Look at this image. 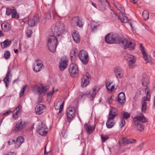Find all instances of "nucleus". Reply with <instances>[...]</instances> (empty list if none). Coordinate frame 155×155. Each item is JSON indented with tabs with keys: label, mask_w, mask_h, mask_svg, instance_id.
I'll use <instances>...</instances> for the list:
<instances>
[{
	"label": "nucleus",
	"mask_w": 155,
	"mask_h": 155,
	"mask_svg": "<svg viewBox=\"0 0 155 155\" xmlns=\"http://www.w3.org/2000/svg\"><path fill=\"white\" fill-rule=\"evenodd\" d=\"M51 29L54 35L48 37L47 46L51 52H54L58 44L57 36H61L62 34L65 30L64 25L63 23L58 21L52 26Z\"/></svg>",
	"instance_id": "obj_1"
},
{
	"label": "nucleus",
	"mask_w": 155,
	"mask_h": 155,
	"mask_svg": "<svg viewBox=\"0 0 155 155\" xmlns=\"http://www.w3.org/2000/svg\"><path fill=\"white\" fill-rule=\"evenodd\" d=\"M105 41L109 44L119 43L124 48H128L130 50H133L135 48V44L134 41H128L126 39H120L116 34H108L105 37Z\"/></svg>",
	"instance_id": "obj_2"
},
{
	"label": "nucleus",
	"mask_w": 155,
	"mask_h": 155,
	"mask_svg": "<svg viewBox=\"0 0 155 155\" xmlns=\"http://www.w3.org/2000/svg\"><path fill=\"white\" fill-rule=\"evenodd\" d=\"M118 114L117 109L115 107H110L109 114L108 116V120L106 122L107 127L108 128H112L115 123L113 119Z\"/></svg>",
	"instance_id": "obj_3"
},
{
	"label": "nucleus",
	"mask_w": 155,
	"mask_h": 155,
	"mask_svg": "<svg viewBox=\"0 0 155 155\" xmlns=\"http://www.w3.org/2000/svg\"><path fill=\"white\" fill-rule=\"evenodd\" d=\"M133 121L137 129L140 131H142L143 130L144 127L143 124L141 123H145L147 122V119L143 114H140L134 118Z\"/></svg>",
	"instance_id": "obj_4"
},
{
	"label": "nucleus",
	"mask_w": 155,
	"mask_h": 155,
	"mask_svg": "<svg viewBox=\"0 0 155 155\" xmlns=\"http://www.w3.org/2000/svg\"><path fill=\"white\" fill-rule=\"evenodd\" d=\"M47 86H44L42 84H37L33 87L32 91L35 94L44 95L47 90Z\"/></svg>",
	"instance_id": "obj_5"
},
{
	"label": "nucleus",
	"mask_w": 155,
	"mask_h": 155,
	"mask_svg": "<svg viewBox=\"0 0 155 155\" xmlns=\"http://www.w3.org/2000/svg\"><path fill=\"white\" fill-rule=\"evenodd\" d=\"M76 110L74 106H69L66 109L67 119L68 122H70L76 116Z\"/></svg>",
	"instance_id": "obj_6"
},
{
	"label": "nucleus",
	"mask_w": 155,
	"mask_h": 155,
	"mask_svg": "<svg viewBox=\"0 0 155 155\" xmlns=\"http://www.w3.org/2000/svg\"><path fill=\"white\" fill-rule=\"evenodd\" d=\"M100 89V87L96 86L93 88L91 91L82 93L81 94V97L83 98L84 96L88 95L89 99L91 101H93L96 94L97 92L99 91Z\"/></svg>",
	"instance_id": "obj_7"
},
{
	"label": "nucleus",
	"mask_w": 155,
	"mask_h": 155,
	"mask_svg": "<svg viewBox=\"0 0 155 155\" xmlns=\"http://www.w3.org/2000/svg\"><path fill=\"white\" fill-rule=\"evenodd\" d=\"M78 57L82 63L84 64H87L89 60L88 53L84 50H82L78 54Z\"/></svg>",
	"instance_id": "obj_8"
},
{
	"label": "nucleus",
	"mask_w": 155,
	"mask_h": 155,
	"mask_svg": "<svg viewBox=\"0 0 155 155\" xmlns=\"http://www.w3.org/2000/svg\"><path fill=\"white\" fill-rule=\"evenodd\" d=\"M39 21L38 15L35 14L29 18L28 23L29 26L33 27L37 25L39 22Z\"/></svg>",
	"instance_id": "obj_9"
},
{
	"label": "nucleus",
	"mask_w": 155,
	"mask_h": 155,
	"mask_svg": "<svg viewBox=\"0 0 155 155\" xmlns=\"http://www.w3.org/2000/svg\"><path fill=\"white\" fill-rule=\"evenodd\" d=\"M69 71L71 77L74 78L77 76L79 71L77 65L74 63L71 64L69 69Z\"/></svg>",
	"instance_id": "obj_10"
},
{
	"label": "nucleus",
	"mask_w": 155,
	"mask_h": 155,
	"mask_svg": "<svg viewBox=\"0 0 155 155\" xmlns=\"http://www.w3.org/2000/svg\"><path fill=\"white\" fill-rule=\"evenodd\" d=\"M26 124L25 122L21 119L19 120L16 123L14 131L17 133L20 131L23 128L25 127Z\"/></svg>",
	"instance_id": "obj_11"
},
{
	"label": "nucleus",
	"mask_w": 155,
	"mask_h": 155,
	"mask_svg": "<svg viewBox=\"0 0 155 155\" xmlns=\"http://www.w3.org/2000/svg\"><path fill=\"white\" fill-rule=\"evenodd\" d=\"M125 58L128 61V65L130 68L134 67V64L136 62V60L133 55L127 54L125 56Z\"/></svg>",
	"instance_id": "obj_12"
},
{
	"label": "nucleus",
	"mask_w": 155,
	"mask_h": 155,
	"mask_svg": "<svg viewBox=\"0 0 155 155\" xmlns=\"http://www.w3.org/2000/svg\"><path fill=\"white\" fill-rule=\"evenodd\" d=\"M113 71L117 79H121L124 77V71L120 67L117 66L114 68Z\"/></svg>",
	"instance_id": "obj_13"
},
{
	"label": "nucleus",
	"mask_w": 155,
	"mask_h": 155,
	"mask_svg": "<svg viewBox=\"0 0 155 155\" xmlns=\"http://www.w3.org/2000/svg\"><path fill=\"white\" fill-rule=\"evenodd\" d=\"M91 80L90 76L88 73L84 75L81 79V86L82 87L87 86Z\"/></svg>",
	"instance_id": "obj_14"
},
{
	"label": "nucleus",
	"mask_w": 155,
	"mask_h": 155,
	"mask_svg": "<svg viewBox=\"0 0 155 155\" xmlns=\"http://www.w3.org/2000/svg\"><path fill=\"white\" fill-rule=\"evenodd\" d=\"M6 13L8 16L12 14V18L18 19L19 18V14L17 13L16 9L14 8H7Z\"/></svg>",
	"instance_id": "obj_15"
},
{
	"label": "nucleus",
	"mask_w": 155,
	"mask_h": 155,
	"mask_svg": "<svg viewBox=\"0 0 155 155\" xmlns=\"http://www.w3.org/2000/svg\"><path fill=\"white\" fill-rule=\"evenodd\" d=\"M37 131L41 135L45 136L47 133V127L43 123H41V126H39Z\"/></svg>",
	"instance_id": "obj_16"
},
{
	"label": "nucleus",
	"mask_w": 155,
	"mask_h": 155,
	"mask_svg": "<svg viewBox=\"0 0 155 155\" xmlns=\"http://www.w3.org/2000/svg\"><path fill=\"white\" fill-rule=\"evenodd\" d=\"M150 95H147V97H143L142 99V111L144 112L146 110L147 107V103L146 101H150Z\"/></svg>",
	"instance_id": "obj_17"
},
{
	"label": "nucleus",
	"mask_w": 155,
	"mask_h": 155,
	"mask_svg": "<svg viewBox=\"0 0 155 155\" xmlns=\"http://www.w3.org/2000/svg\"><path fill=\"white\" fill-rule=\"evenodd\" d=\"M22 106L20 105H19L14 110L13 112L12 117L14 120L18 119V116L20 114Z\"/></svg>",
	"instance_id": "obj_18"
},
{
	"label": "nucleus",
	"mask_w": 155,
	"mask_h": 155,
	"mask_svg": "<svg viewBox=\"0 0 155 155\" xmlns=\"http://www.w3.org/2000/svg\"><path fill=\"white\" fill-rule=\"evenodd\" d=\"M71 24L76 25L79 27H82L83 25V23L80 18L78 16L73 18L71 21Z\"/></svg>",
	"instance_id": "obj_19"
},
{
	"label": "nucleus",
	"mask_w": 155,
	"mask_h": 155,
	"mask_svg": "<svg viewBox=\"0 0 155 155\" xmlns=\"http://www.w3.org/2000/svg\"><path fill=\"white\" fill-rule=\"evenodd\" d=\"M117 101L121 105H123L125 102V96L123 92L120 93L118 95Z\"/></svg>",
	"instance_id": "obj_20"
},
{
	"label": "nucleus",
	"mask_w": 155,
	"mask_h": 155,
	"mask_svg": "<svg viewBox=\"0 0 155 155\" xmlns=\"http://www.w3.org/2000/svg\"><path fill=\"white\" fill-rule=\"evenodd\" d=\"M45 106L42 104H38L35 107V111L37 114H40L42 113L45 110Z\"/></svg>",
	"instance_id": "obj_21"
},
{
	"label": "nucleus",
	"mask_w": 155,
	"mask_h": 155,
	"mask_svg": "<svg viewBox=\"0 0 155 155\" xmlns=\"http://www.w3.org/2000/svg\"><path fill=\"white\" fill-rule=\"evenodd\" d=\"M84 128L87 134H91L94 131L95 127L91 125L89 122L84 124Z\"/></svg>",
	"instance_id": "obj_22"
},
{
	"label": "nucleus",
	"mask_w": 155,
	"mask_h": 155,
	"mask_svg": "<svg viewBox=\"0 0 155 155\" xmlns=\"http://www.w3.org/2000/svg\"><path fill=\"white\" fill-rule=\"evenodd\" d=\"M43 64L41 62H39L36 64H35L33 66V69L34 71L36 72H39L41 70Z\"/></svg>",
	"instance_id": "obj_23"
},
{
	"label": "nucleus",
	"mask_w": 155,
	"mask_h": 155,
	"mask_svg": "<svg viewBox=\"0 0 155 155\" xmlns=\"http://www.w3.org/2000/svg\"><path fill=\"white\" fill-rule=\"evenodd\" d=\"M100 25V22L93 21L91 22L90 26V29L91 31L94 32L97 30Z\"/></svg>",
	"instance_id": "obj_24"
},
{
	"label": "nucleus",
	"mask_w": 155,
	"mask_h": 155,
	"mask_svg": "<svg viewBox=\"0 0 155 155\" xmlns=\"http://www.w3.org/2000/svg\"><path fill=\"white\" fill-rule=\"evenodd\" d=\"M24 139L23 137L20 136L19 137L15 142V147L16 148H19L21 144L24 142Z\"/></svg>",
	"instance_id": "obj_25"
},
{
	"label": "nucleus",
	"mask_w": 155,
	"mask_h": 155,
	"mask_svg": "<svg viewBox=\"0 0 155 155\" xmlns=\"http://www.w3.org/2000/svg\"><path fill=\"white\" fill-rule=\"evenodd\" d=\"M72 37L74 41L78 44L80 42L81 38L78 33L75 31L73 32Z\"/></svg>",
	"instance_id": "obj_26"
},
{
	"label": "nucleus",
	"mask_w": 155,
	"mask_h": 155,
	"mask_svg": "<svg viewBox=\"0 0 155 155\" xmlns=\"http://www.w3.org/2000/svg\"><path fill=\"white\" fill-rule=\"evenodd\" d=\"M2 29L5 31L7 32L10 31L11 29L10 25L8 22H4L1 24Z\"/></svg>",
	"instance_id": "obj_27"
},
{
	"label": "nucleus",
	"mask_w": 155,
	"mask_h": 155,
	"mask_svg": "<svg viewBox=\"0 0 155 155\" xmlns=\"http://www.w3.org/2000/svg\"><path fill=\"white\" fill-rule=\"evenodd\" d=\"M64 102L61 104V102L58 101L54 103V106L55 109L57 110H59L58 114L61 113L62 110L63 108Z\"/></svg>",
	"instance_id": "obj_28"
},
{
	"label": "nucleus",
	"mask_w": 155,
	"mask_h": 155,
	"mask_svg": "<svg viewBox=\"0 0 155 155\" xmlns=\"http://www.w3.org/2000/svg\"><path fill=\"white\" fill-rule=\"evenodd\" d=\"M68 66V61L66 60H61L59 64V68L61 71H63Z\"/></svg>",
	"instance_id": "obj_29"
},
{
	"label": "nucleus",
	"mask_w": 155,
	"mask_h": 155,
	"mask_svg": "<svg viewBox=\"0 0 155 155\" xmlns=\"http://www.w3.org/2000/svg\"><path fill=\"white\" fill-rule=\"evenodd\" d=\"M78 50L75 48H74L71 51V60H74L76 58L77 55L78 54Z\"/></svg>",
	"instance_id": "obj_30"
},
{
	"label": "nucleus",
	"mask_w": 155,
	"mask_h": 155,
	"mask_svg": "<svg viewBox=\"0 0 155 155\" xmlns=\"http://www.w3.org/2000/svg\"><path fill=\"white\" fill-rule=\"evenodd\" d=\"M11 41L8 39L5 40L4 41L1 43V46L3 48H7L11 44Z\"/></svg>",
	"instance_id": "obj_31"
},
{
	"label": "nucleus",
	"mask_w": 155,
	"mask_h": 155,
	"mask_svg": "<svg viewBox=\"0 0 155 155\" xmlns=\"http://www.w3.org/2000/svg\"><path fill=\"white\" fill-rule=\"evenodd\" d=\"M11 71H8L6 76L4 79L3 81L5 82L6 87H7L8 86V83L9 82V77L11 76Z\"/></svg>",
	"instance_id": "obj_32"
},
{
	"label": "nucleus",
	"mask_w": 155,
	"mask_h": 155,
	"mask_svg": "<svg viewBox=\"0 0 155 155\" xmlns=\"http://www.w3.org/2000/svg\"><path fill=\"white\" fill-rule=\"evenodd\" d=\"M134 141L132 139H129L127 138H123L122 140V141L124 143L127 144L133 143Z\"/></svg>",
	"instance_id": "obj_33"
},
{
	"label": "nucleus",
	"mask_w": 155,
	"mask_h": 155,
	"mask_svg": "<svg viewBox=\"0 0 155 155\" xmlns=\"http://www.w3.org/2000/svg\"><path fill=\"white\" fill-rule=\"evenodd\" d=\"M141 83L143 86H147L148 84V80L147 77H143L141 80Z\"/></svg>",
	"instance_id": "obj_34"
},
{
	"label": "nucleus",
	"mask_w": 155,
	"mask_h": 155,
	"mask_svg": "<svg viewBox=\"0 0 155 155\" xmlns=\"http://www.w3.org/2000/svg\"><path fill=\"white\" fill-rule=\"evenodd\" d=\"M104 1V2L102 3L101 1H100L98 3V6L99 8L102 11H104L106 9Z\"/></svg>",
	"instance_id": "obj_35"
},
{
	"label": "nucleus",
	"mask_w": 155,
	"mask_h": 155,
	"mask_svg": "<svg viewBox=\"0 0 155 155\" xmlns=\"http://www.w3.org/2000/svg\"><path fill=\"white\" fill-rule=\"evenodd\" d=\"M117 9L120 11V12L122 13V15H124L125 13L124 9L122 5H119L115 6Z\"/></svg>",
	"instance_id": "obj_36"
},
{
	"label": "nucleus",
	"mask_w": 155,
	"mask_h": 155,
	"mask_svg": "<svg viewBox=\"0 0 155 155\" xmlns=\"http://www.w3.org/2000/svg\"><path fill=\"white\" fill-rule=\"evenodd\" d=\"M28 86L27 84H26L23 86L20 92V97H22L23 95L25 93V91L26 90Z\"/></svg>",
	"instance_id": "obj_37"
},
{
	"label": "nucleus",
	"mask_w": 155,
	"mask_h": 155,
	"mask_svg": "<svg viewBox=\"0 0 155 155\" xmlns=\"http://www.w3.org/2000/svg\"><path fill=\"white\" fill-rule=\"evenodd\" d=\"M142 15L144 19L147 20L149 18V13L147 11H144L143 12Z\"/></svg>",
	"instance_id": "obj_38"
},
{
	"label": "nucleus",
	"mask_w": 155,
	"mask_h": 155,
	"mask_svg": "<svg viewBox=\"0 0 155 155\" xmlns=\"http://www.w3.org/2000/svg\"><path fill=\"white\" fill-rule=\"evenodd\" d=\"M120 21L123 23H126L129 22V19L125 16H123V18H120Z\"/></svg>",
	"instance_id": "obj_39"
},
{
	"label": "nucleus",
	"mask_w": 155,
	"mask_h": 155,
	"mask_svg": "<svg viewBox=\"0 0 155 155\" xmlns=\"http://www.w3.org/2000/svg\"><path fill=\"white\" fill-rule=\"evenodd\" d=\"M10 56V53L9 51H5L4 52V57L6 59H8L9 58Z\"/></svg>",
	"instance_id": "obj_40"
},
{
	"label": "nucleus",
	"mask_w": 155,
	"mask_h": 155,
	"mask_svg": "<svg viewBox=\"0 0 155 155\" xmlns=\"http://www.w3.org/2000/svg\"><path fill=\"white\" fill-rule=\"evenodd\" d=\"M101 138L102 142H104L108 139V137L107 135L102 134L101 135Z\"/></svg>",
	"instance_id": "obj_41"
},
{
	"label": "nucleus",
	"mask_w": 155,
	"mask_h": 155,
	"mask_svg": "<svg viewBox=\"0 0 155 155\" xmlns=\"http://www.w3.org/2000/svg\"><path fill=\"white\" fill-rule=\"evenodd\" d=\"M140 49L142 52V54H145L146 53L144 47L143 46L142 44L140 45Z\"/></svg>",
	"instance_id": "obj_42"
},
{
	"label": "nucleus",
	"mask_w": 155,
	"mask_h": 155,
	"mask_svg": "<svg viewBox=\"0 0 155 155\" xmlns=\"http://www.w3.org/2000/svg\"><path fill=\"white\" fill-rule=\"evenodd\" d=\"M130 116L129 114L127 112H124V113L123 115V119H127Z\"/></svg>",
	"instance_id": "obj_43"
},
{
	"label": "nucleus",
	"mask_w": 155,
	"mask_h": 155,
	"mask_svg": "<svg viewBox=\"0 0 155 155\" xmlns=\"http://www.w3.org/2000/svg\"><path fill=\"white\" fill-rule=\"evenodd\" d=\"M125 124V121L124 119H122L120 122V126L121 128Z\"/></svg>",
	"instance_id": "obj_44"
},
{
	"label": "nucleus",
	"mask_w": 155,
	"mask_h": 155,
	"mask_svg": "<svg viewBox=\"0 0 155 155\" xmlns=\"http://www.w3.org/2000/svg\"><path fill=\"white\" fill-rule=\"evenodd\" d=\"M111 82L110 81H107L106 83V86L107 90L109 89V88L110 87Z\"/></svg>",
	"instance_id": "obj_45"
},
{
	"label": "nucleus",
	"mask_w": 155,
	"mask_h": 155,
	"mask_svg": "<svg viewBox=\"0 0 155 155\" xmlns=\"http://www.w3.org/2000/svg\"><path fill=\"white\" fill-rule=\"evenodd\" d=\"M143 55L144 60L146 61V62H148L149 61V60L147 57V55L146 53L145 54H143Z\"/></svg>",
	"instance_id": "obj_46"
},
{
	"label": "nucleus",
	"mask_w": 155,
	"mask_h": 155,
	"mask_svg": "<svg viewBox=\"0 0 155 155\" xmlns=\"http://www.w3.org/2000/svg\"><path fill=\"white\" fill-rule=\"evenodd\" d=\"M113 98L112 96L109 97L107 99V102L109 104H110L112 101Z\"/></svg>",
	"instance_id": "obj_47"
},
{
	"label": "nucleus",
	"mask_w": 155,
	"mask_h": 155,
	"mask_svg": "<svg viewBox=\"0 0 155 155\" xmlns=\"http://www.w3.org/2000/svg\"><path fill=\"white\" fill-rule=\"evenodd\" d=\"M54 93V90H53L51 91H50L48 94V96L51 97Z\"/></svg>",
	"instance_id": "obj_48"
},
{
	"label": "nucleus",
	"mask_w": 155,
	"mask_h": 155,
	"mask_svg": "<svg viewBox=\"0 0 155 155\" xmlns=\"http://www.w3.org/2000/svg\"><path fill=\"white\" fill-rule=\"evenodd\" d=\"M12 112V111L10 110H9L8 111H6L5 113H4L2 114V115L3 116H7L9 114L11 113Z\"/></svg>",
	"instance_id": "obj_49"
},
{
	"label": "nucleus",
	"mask_w": 155,
	"mask_h": 155,
	"mask_svg": "<svg viewBox=\"0 0 155 155\" xmlns=\"http://www.w3.org/2000/svg\"><path fill=\"white\" fill-rule=\"evenodd\" d=\"M51 15L50 12H48L47 13L46 15V18L48 19L51 18Z\"/></svg>",
	"instance_id": "obj_50"
},
{
	"label": "nucleus",
	"mask_w": 155,
	"mask_h": 155,
	"mask_svg": "<svg viewBox=\"0 0 155 155\" xmlns=\"http://www.w3.org/2000/svg\"><path fill=\"white\" fill-rule=\"evenodd\" d=\"M15 142L14 140H9L8 142V145H11L12 143H13Z\"/></svg>",
	"instance_id": "obj_51"
},
{
	"label": "nucleus",
	"mask_w": 155,
	"mask_h": 155,
	"mask_svg": "<svg viewBox=\"0 0 155 155\" xmlns=\"http://www.w3.org/2000/svg\"><path fill=\"white\" fill-rule=\"evenodd\" d=\"M114 87L115 86L114 85H112L111 87H110L109 89H108V91H112L114 89Z\"/></svg>",
	"instance_id": "obj_52"
},
{
	"label": "nucleus",
	"mask_w": 155,
	"mask_h": 155,
	"mask_svg": "<svg viewBox=\"0 0 155 155\" xmlns=\"http://www.w3.org/2000/svg\"><path fill=\"white\" fill-rule=\"evenodd\" d=\"M29 34H28V33L27 32H26V34L27 37H28V38H30L31 36V30H29Z\"/></svg>",
	"instance_id": "obj_53"
},
{
	"label": "nucleus",
	"mask_w": 155,
	"mask_h": 155,
	"mask_svg": "<svg viewBox=\"0 0 155 155\" xmlns=\"http://www.w3.org/2000/svg\"><path fill=\"white\" fill-rule=\"evenodd\" d=\"M130 1L132 3L136 4L137 2V0H130Z\"/></svg>",
	"instance_id": "obj_54"
},
{
	"label": "nucleus",
	"mask_w": 155,
	"mask_h": 155,
	"mask_svg": "<svg viewBox=\"0 0 155 155\" xmlns=\"http://www.w3.org/2000/svg\"><path fill=\"white\" fill-rule=\"evenodd\" d=\"M4 35V33L3 32L0 30V37L3 36Z\"/></svg>",
	"instance_id": "obj_55"
},
{
	"label": "nucleus",
	"mask_w": 155,
	"mask_h": 155,
	"mask_svg": "<svg viewBox=\"0 0 155 155\" xmlns=\"http://www.w3.org/2000/svg\"><path fill=\"white\" fill-rule=\"evenodd\" d=\"M29 18H26L23 19V21L25 22L27 21L28 20Z\"/></svg>",
	"instance_id": "obj_56"
},
{
	"label": "nucleus",
	"mask_w": 155,
	"mask_h": 155,
	"mask_svg": "<svg viewBox=\"0 0 155 155\" xmlns=\"http://www.w3.org/2000/svg\"><path fill=\"white\" fill-rule=\"evenodd\" d=\"M7 155H16V154L13 152H10L8 153Z\"/></svg>",
	"instance_id": "obj_57"
},
{
	"label": "nucleus",
	"mask_w": 155,
	"mask_h": 155,
	"mask_svg": "<svg viewBox=\"0 0 155 155\" xmlns=\"http://www.w3.org/2000/svg\"><path fill=\"white\" fill-rule=\"evenodd\" d=\"M46 155H52V152L51 151H50L47 153Z\"/></svg>",
	"instance_id": "obj_58"
},
{
	"label": "nucleus",
	"mask_w": 155,
	"mask_h": 155,
	"mask_svg": "<svg viewBox=\"0 0 155 155\" xmlns=\"http://www.w3.org/2000/svg\"><path fill=\"white\" fill-rule=\"evenodd\" d=\"M146 87L145 88V91H148V90L149 91H150V89H149V87L147 86H146Z\"/></svg>",
	"instance_id": "obj_59"
},
{
	"label": "nucleus",
	"mask_w": 155,
	"mask_h": 155,
	"mask_svg": "<svg viewBox=\"0 0 155 155\" xmlns=\"http://www.w3.org/2000/svg\"><path fill=\"white\" fill-rule=\"evenodd\" d=\"M114 14L117 17L118 19L119 20L120 18V16L119 15H118L116 13H114Z\"/></svg>",
	"instance_id": "obj_60"
},
{
	"label": "nucleus",
	"mask_w": 155,
	"mask_h": 155,
	"mask_svg": "<svg viewBox=\"0 0 155 155\" xmlns=\"http://www.w3.org/2000/svg\"><path fill=\"white\" fill-rule=\"evenodd\" d=\"M146 93V95H150L149 94L150 93V91H145Z\"/></svg>",
	"instance_id": "obj_61"
},
{
	"label": "nucleus",
	"mask_w": 155,
	"mask_h": 155,
	"mask_svg": "<svg viewBox=\"0 0 155 155\" xmlns=\"http://www.w3.org/2000/svg\"><path fill=\"white\" fill-rule=\"evenodd\" d=\"M92 5L94 7L96 8V5L95 3H92Z\"/></svg>",
	"instance_id": "obj_62"
},
{
	"label": "nucleus",
	"mask_w": 155,
	"mask_h": 155,
	"mask_svg": "<svg viewBox=\"0 0 155 155\" xmlns=\"http://www.w3.org/2000/svg\"><path fill=\"white\" fill-rule=\"evenodd\" d=\"M18 78H17V79H15V80H14L13 81V84L15 83V82H16L17 81H18Z\"/></svg>",
	"instance_id": "obj_63"
},
{
	"label": "nucleus",
	"mask_w": 155,
	"mask_h": 155,
	"mask_svg": "<svg viewBox=\"0 0 155 155\" xmlns=\"http://www.w3.org/2000/svg\"><path fill=\"white\" fill-rule=\"evenodd\" d=\"M14 52L15 53H16L18 51V49H14Z\"/></svg>",
	"instance_id": "obj_64"
}]
</instances>
